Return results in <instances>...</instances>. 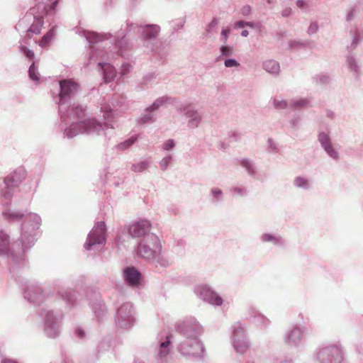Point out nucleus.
<instances>
[{
    "instance_id": "nucleus-1",
    "label": "nucleus",
    "mask_w": 363,
    "mask_h": 363,
    "mask_svg": "<svg viewBox=\"0 0 363 363\" xmlns=\"http://www.w3.org/2000/svg\"><path fill=\"white\" fill-rule=\"evenodd\" d=\"M40 224V217L36 213L26 215L21 228L19 242L12 243L9 235L5 231H0V256L8 259L10 264L9 272L16 281L23 287L24 298L35 305L40 304L44 300L42 288L34 281H28L24 278L21 279L17 276V272L19 269L26 266L25 252L34 245Z\"/></svg>"
},
{
    "instance_id": "nucleus-2",
    "label": "nucleus",
    "mask_w": 363,
    "mask_h": 363,
    "mask_svg": "<svg viewBox=\"0 0 363 363\" xmlns=\"http://www.w3.org/2000/svg\"><path fill=\"white\" fill-rule=\"evenodd\" d=\"M176 331L181 335L177 346V351L184 357H201L204 347L200 339L203 326L194 317H186L177 323Z\"/></svg>"
},
{
    "instance_id": "nucleus-3",
    "label": "nucleus",
    "mask_w": 363,
    "mask_h": 363,
    "mask_svg": "<svg viewBox=\"0 0 363 363\" xmlns=\"http://www.w3.org/2000/svg\"><path fill=\"white\" fill-rule=\"evenodd\" d=\"M86 108L80 105H74L72 109L71 118H77L79 121L72 122L69 127L62 125L64 130L65 137L72 138L79 134H96L99 135H108L112 133L113 125L108 123H101L96 118H88L82 120L85 116Z\"/></svg>"
},
{
    "instance_id": "nucleus-4",
    "label": "nucleus",
    "mask_w": 363,
    "mask_h": 363,
    "mask_svg": "<svg viewBox=\"0 0 363 363\" xmlns=\"http://www.w3.org/2000/svg\"><path fill=\"white\" fill-rule=\"evenodd\" d=\"M128 33H135L140 34L141 41L153 55L160 60L165 59L167 55L168 48L159 38L160 27L157 24L138 25L137 23H127Z\"/></svg>"
},
{
    "instance_id": "nucleus-5",
    "label": "nucleus",
    "mask_w": 363,
    "mask_h": 363,
    "mask_svg": "<svg viewBox=\"0 0 363 363\" xmlns=\"http://www.w3.org/2000/svg\"><path fill=\"white\" fill-rule=\"evenodd\" d=\"M50 3L49 0H46L45 2L38 3L31 8L16 25V30L21 34L25 33V37L28 38H30L33 34H39L44 23L43 15L47 17L53 16L57 12V6H55L53 13L47 11L45 7L48 6Z\"/></svg>"
},
{
    "instance_id": "nucleus-6",
    "label": "nucleus",
    "mask_w": 363,
    "mask_h": 363,
    "mask_svg": "<svg viewBox=\"0 0 363 363\" xmlns=\"http://www.w3.org/2000/svg\"><path fill=\"white\" fill-rule=\"evenodd\" d=\"M59 92L55 95L52 93L54 101L58 104L59 113L62 123L66 121V113L69 107L72 99L79 91V86L72 79H62L58 82Z\"/></svg>"
},
{
    "instance_id": "nucleus-7",
    "label": "nucleus",
    "mask_w": 363,
    "mask_h": 363,
    "mask_svg": "<svg viewBox=\"0 0 363 363\" xmlns=\"http://www.w3.org/2000/svg\"><path fill=\"white\" fill-rule=\"evenodd\" d=\"M162 244L157 235H147L140 239L135 247L136 255L147 261H152L157 252L161 251Z\"/></svg>"
},
{
    "instance_id": "nucleus-8",
    "label": "nucleus",
    "mask_w": 363,
    "mask_h": 363,
    "mask_svg": "<svg viewBox=\"0 0 363 363\" xmlns=\"http://www.w3.org/2000/svg\"><path fill=\"white\" fill-rule=\"evenodd\" d=\"M171 347V335L164 333L157 335L151 345L152 352L157 363H169Z\"/></svg>"
},
{
    "instance_id": "nucleus-9",
    "label": "nucleus",
    "mask_w": 363,
    "mask_h": 363,
    "mask_svg": "<svg viewBox=\"0 0 363 363\" xmlns=\"http://www.w3.org/2000/svg\"><path fill=\"white\" fill-rule=\"evenodd\" d=\"M315 357L318 363H342L343 348L339 342L323 345L316 350Z\"/></svg>"
},
{
    "instance_id": "nucleus-10",
    "label": "nucleus",
    "mask_w": 363,
    "mask_h": 363,
    "mask_svg": "<svg viewBox=\"0 0 363 363\" xmlns=\"http://www.w3.org/2000/svg\"><path fill=\"white\" fill-rule=\"evenodd\" d=\"M230 342L238 354H244L247 352L250 342L246 333L245 324L237 322L231 326Z\"/></svg>"
},
{
    "instance_id": "nucleus-11",
    "label": "nucleus",
    "mask_w": 363,
    "mask_h": 363,
    "mask_svg": "<svg viewBox=\"0 0 363 363\" xmlns=\"http://www.w3.org/2000/svg\"><path fill=\"white\" fill-rule=\"evenodd\" d=\"M115 322L118 328L128 330L136 322V312L132 303L125 302L116 309Z\"/></svg>"
},
{
    "instance_id": "nucleus-12",
    "label": "nucleus",
    "mask_w": 363,
    "mask_h": 363,
    "mask_svg": "<svg viewBox=\"0 0 363 363\" xmlns=\"http://www.w3.org/2000/svg\"><path fill=\"white\" fill-rule=\"evenodd\" d=\"M63 315L60 311H44V332L50 338H55L61 333Z\"/></svg>"
},
{
    "instance_id": "nucleus-13",
    "label": "nucleus",
    "mask_w": 363,
    "mask_h": 363,
    "mask_svg": "<svg viewBox=\"0 0 363 363\" xmlns=\"http://www.w3.org/2000/svg\"><path fill=\"white\" fill-rule=\"evenodd\" d=\"M106 225L104 221L97 222L87 235L84 247L87 251L94 250L97 245H104L106 241Z\"/></svg>"
},
{
    "instance_id": "nucleus-14",
    "label": "nucleus",
    "mask_w": 363,
    "mask_h": 363,
    "mask_svg": "<svg viewBox=\"0 0 363 363\" xmlns=\"http://www.w3.org/2000/svg\"><path fill=\"white\" fill-rule=\"evenodd\" d=\"M26 172L23 169H18L11 172L3 180L4 187L0 189V196L6 199H9L19 184L25 179Z\"/></svg>"
},
{
    "instance_id": "nucleus-15",
    "label": "nucleus",
    "mask_w": 363,
    "mask_h": 363,
    "mask_svg": "<svg viewBox=\"0 0 363 363\" xmlns=\"http://www.w3.org/2000/svg\"><path fill=\"white\" fill-rule=\"evenodd\" d=\"M121 35L113 37L111 33L99 34L96 32L87 31L85 33V38L89 44H97L104 40H110V43H115L116 47L118 48L120 55H123L122 48L127 45L125 35Z\"/></svg>"
},
{
    "instance_id": "nucleus-16",
    "label": "nucleus",
    "mask_w": 363,
    "mask_h": 363,
    "mask_svg": "<svg viewBox=\"0 0 363 363\" xmlns=\"http://www.w3.org/2000/svg\"><path fill=\"white\" fill-rule=\"evenodd\" d=\"M194 292L200 299L213 306H220L224 303L219 294L207 284L197 285L194 289Z\"/></svg>"
},
{
    "instance_id": "nucleus-17",
    "label": "nucleus",
    "mask_w": 363,
    "mask_h": 363,
    "mask_svg": "<svg viewBox=\"0 0 363 363\" xmlns=\"http://www.w3.org/2000/svg\"><path fill=\"white\" fill-rule=\"evenodd\" d=\"M125 104V98L119 94H115L108 102L101 103L100 112L103 113V118L106 121V123L113 125L110 120L114 116V109L122 108Z\"/></svg>"
},
{
    "instance_id": "nucleus-18",
    "label": "nucleus",
    "mask_w": 363,
    "mask_h": 363,
    "mask_svg": "<svg viewBox=\"0 0 363 363\" xmlns=\"http://www.w3.org/2000/svg\"><path fill=\"white\" fill-rule=\"evenodd\" d=\"M304 329L298 325L288 328L283 335L284 343L291 347H298L303 343Z\"/></svg>"
},
{
    "instance_id": "nucleus-19",
    "label": "nucleus",
    "mask_w": 363,
    "mask_h": 363,
    "mask_svg": "<svg viewBox=\"0 0 363 363\" xmlns=\"http://www.w3.org/2000/svg\"><path fill=\"white\" fill-rule=\"evenodd\" d=\"M176 109L179 112H183L185 117L188 118V128L195 129L200 125L203 117L195 108L189 104L179 103L176 106Z\"/></svg>"
},
{
    "instance_id": "nucleus-20",
    "label": "nucleus",
    "mask_w": 363,
    "mask_h": 363,
    "mask_svg": "<svg viewBox=\"0 0 363 363\" xmlns=\"http://www.w3.org/2000/svg\"><path fill=\"white\" fill-rule=\"evenodd\" d=\"M152 224L147 219H141L136 221L128 227V233L133 238L143 239L147 235H155L150 232Z\"/></svg>"
},
{
    "instance_id": "nucleus-21",
    "label": "nucleus",
    "mask_w": 363,
    "mask_h": 363,
    "mask_svg": "<svg viewBox=\"0 0 363 363\" xmlns=\"http://www.w3.org/2000/svg\"><path fill=\"white\" fill-rule=\"evenodd\" d=\"M318 140L320 147L330 158L335 161H337L340 159L339 152L333 145L331 138L328 133L324 131L319 132L318 135Z\"/></svg>"
},
{
    "instance_id": "nucleus-22",
    "label": "nucleus",
    "mask_w": 363,
    "mask_h": 363,
    "mask_svg": "<svg viewBox=\"0 0 363 363\" xmlns=\"http://www.w3.org/2000/svg\"><path fill=\"white\" fill-rule=\"evenodd\" d=\"M141 273L134 267H126L123 271L124 282L132 288H137L140 284Z\"/></svg>"
},
{
    "instance_id": "nucleus-23",
    "label": "nucleus",
    "mask_w": 363,
    "mask_h": 363,
    "mask_svg": "<svg viewBox=\"0 0 363 363\" xmlns=\"http://www.w3.org/2000/svg\"><path fill=\"white\" fill-rule=\"evenodd\" d=\"M98 65L102 72L103 80L105 83H108L114 79L116 76V69L111 64L99 62Z\"/></svg>"
},
{
    "instance_id": "nucleus-24",
    "label": "nucleus",
    "mask_w": 363,
    "mask_h": 363,
    "mask_svg": "<svg viewBox=\"0 0 363 363\" xmlns=\"http://www.w3.org/2000/svg\"><path fill=\"white\" fill-rule=\"evenodd\" d=\"M57 294L61 296L62 299L65 302L67 307L72 308L77 305V297L74 291L70 289H59Z\"/></svg>"
},
{
    "instance_id": "nucleus-25",
    "label": "nucleus",
    "mask_w": 363,
    "mask_h": 363,
    "mask_svg": "<svg viewBox=\"0 0 363 363\" xmlns=\"http://www.w3.org/2000/svg\"><path fill=\"white\" fill-rule=\"evenodd\" d=\"M179 104L175 98L164 95L156 99L149 106L155 112L162 106H165L168 104L176 106Z\"/></svg>"
},
{
    "instance_id": "nucleus-26",
    "label": "nucleus",
    "mask_w": 363,
    "mask_h": 363,
    "mask_svg": "<svg viewBox=\"0 0 363 363\" xmlns=\"http://www.w3.org/2000/svg\"><path fill=\"white\" fill-rule=\"evenodd\" d=\"M157 120L156 112L152 110L150 106L145 108L144 111L140 114L138 118V123L140 125H145L152 123Z\"/></svg>"
},
{
    "instance_id": "nucleus-27",
    "label": "nucleus",
    "mask_w": 363,
    "mask_h": 363,
    "mask_svg": "<svg viewBox=\"0 0 363 363\" xmlns=\"http://www.w3.org/2000/svg\"><path fill=\"white\" fill-rule=\"evenodd\" d=\"M346 65L350 73L356 78L361 74V67L357 59L352 54L347 56Z\"/></svg>"
},
{
    "instance_id": "nucleus-28",
    "label": "nucleus",
    "mask_w": 363,
    "mask_h": 363,
    "mask_svg": "<svg viewBox=\"0 0 363 363\" xmlns=\"http://www.w3.org/2000/svg\"><path fill=\"white\" fill-rule=\"evenodd\" d=\"M259 240L263 243H270L274 246H280L283 244L282 238L278 233H262L259 237Z\"/></svg>"
},
{
    "instance_id": "nucleus-29",
    "label": "nucleus",
    "mask_w": 363,
    "mask_h": 363,
    "mask_svg": "<svg viewBox=\"0 0 363 363\" xmlns=\"http://www.w3.org/2000/svg\"><path fill=\"white\" fill-rule=\"evenodd\" d=\"M238 163L250 177H255L256 176L257 167L252 160L246 157L240 158L238 160Z\"/></svg>"
},
{
    "instance_id": "nucleus-30",
    "label": "nucleus",
    "mask_w": 363,
    "mask_h": 363,
    "mask_svg": "<svg viewBox=\"0 0 363 363\" xmlns=\"http://www.w3.org/2000/svg\"><path fill=\"white\" fill-rule=\"evenodd\" d=\"M262 68L267 73L277 76L280 72L279 63L274 60H267L262 62Z\"/></svg>"
},
{
    "instance_id": "nucleus-31",
    "label": "nucleus",
    "mask_w": 363,
    "mask_h": 363,
    "mask_svg": "<svg viewBox=\"0 0 363 363\" xmlns=\"http://www.w3.org/2000/svg\"><path fill=\"white\" fill-rule=\"evenodd\" d=\"M209 200L212 204L217 205L224 201V194L218 187H213L209 191Z\"/></svg>"
},
{
    "instance_id": "nucleus-32",
    "label": "nucleus",
    "mask_w": 363,
    "mask_h": 363,
    "mask_svg": "<svg viewBox=\"0 0 363 363\" xmlns=\"http://www.w3.org/2000/svg\"><path fill=\"white\" fill-rule=\"evenodd\" d=\"M293 184L295 187L303 190H309L311 188V183L309 179L298 176L294 178Z\"/></svg>"
},
{
    "instance_id": "nucleus-33",
    "label": "nucleus",
    "mask_w": 363,
    "mask_h": 363,
    "mask_svg": "<svg viewBox=\"0 0 363 363\" xmlns=\"http://www.w3.org/2000/svg\"><path fill=\"white\" fill-rule=\"evenodd\" d=\"M257 328L260 329H267L269 327L271 324L270 320L265 316L264 314L260 313L258 314V315L256 317L255 319H254L252 321Z\"/></svg>"
},
{
    "instance_id": "nucleus-34",
    "label": "nucleus",
    "mask_w": 363,
    "mask_h": 363,
    "mask_svg": "<svg viewBox=\"0 0 363 363\" xmlns=\"http://www.w3.org/2000/svg\"><path fill=\"white\" fill-rule=\"evenodd\" d=\"M230 193L235 197H246L249 194V190L242 185L233 186L230 188Z\"/></svg>"
},
{
    "instance_id": "nucleus-35",
    "label": "nucleus",
    "mask_w": 363,
    "mask_h": 363,
    "mask_svg": "<svg viewBox=\"0 0 363 363\" xmlns=\"http://www.w3.org/2000/svg\"><path fill=\"white\" fill-rule=\"evenodd\" d=\"M152 261H155L157 264L162 267H168L172 264V261L170 260V259L166 257L162 252V250L156 253L155 257H154Z\"/></svg>"
},
{
    "instance_id": "nucleus-36",
    "label": "nucleus",
    "mask_w": 363,
    "mask_h": 363,
    "mask_svg": "<svg viewBox=\"0 0 363 363\" xmlns=\"http://www.w3.org/2000/svg\"><path fill=\"white\" fill-rule=\"evenodd\" d=\"M150 164V160L149 159L144 160L142 161H140L137 163H134L131 165V170L136 173H140L145 170H147Z\"/></svg>"
},
{
    "instance_id": "nucleus-37",
    "label": "nucleus",
    "mask_w": 363,
    "mask_h": 363,
    "mask_svg": "<svg viewBox=\"0 0 363 363\" xmlns=\"http://www.w3.org/2000/svg\"><path fill=\"white\" fill-rule=\"evenodd\" d=\"M159 80V74L156 72H149L143 76L142 79V84L143 85L157 84Z\"/></svg>"
},
{
    "instance_id": "nucleus-38",
    "label": "nucleus",
    "mask_w": 363,
    "mask_h": 363,
    "mask_svg": "<svg viewBox=\"0 0 363 363\" xmlns=\"http://www.w3.org/2000/svg\"><path fill=\"white\" fill-rule=\"evenodd\" d=\"M55 35V27H52L42 37L39 43L40 46L42 48L48 46L50 41L54 38Z\"/></svg>"
},
{
    "instance_id": "nucleus-39",
    "label": "nucleus",
    "mask_w": 363,
    "mask_h": 363,
    "mask_svg": "<svg viewBox=\"0 0 363 363\" xmlns=\"http://www.w3.org/2000/svg\"><path fill=\"white\" fill-rule=\"evenodd\" d=\"M309 100L306 98H296L290 101V108H304L309 106Z\"/></svg>"
},
{
    "instance_id": "nucleus-40",
    "label": "nucleus",
    "mask_w": 363,
    "mask_h": 363,
    "mask_svg": "<svg viewBox=\"0 0 363 363\" xmlns=\"http://www.w3.org/2000/svg\"><path fill=\"white\" fill-rule=\"evenodd\" d=\"M138 140V135H133L124 140L123 142L120 143L116 146V148L120 151H124L128 149L130 146H132Z\"/></svg>"
},
{
    "instance_id": "nucleus-41",
    "label": "nucleus",
    "mask_w": 363,
    "mask_h": 363,
    "mask_svg": "<svg viewBox=\"0 0 363 363\" xmlns=\"http://www.w3.org/2000/svg\"><path fill=\"white\" fill-rule=\"evenodd\" d=\"M272 105L277 110H284L290 108V102L279 98L274 97L272 99Z\"/></svg>"
},
{
    "instance_id": "nucleus-42",
    "label": "nucleus",
    "mask_w": 363,
    "mask_h": 363,
    "mask_svg": "<svg viewBox=\"0 0 363 363\" xmlns=\"http://www.w3.org/2000/svg\"><path fill=\"white\" fill-rule=\"evenodd\" d=\"M3 215L9 221H18L24 216V214L21 212L10 210L4 211Z\"/></svg>"
},
{
    "instance_id": "nucleus-43",
    "label": "nucleus",
    "mask_w": 363,
    "mask_h": 363,
    "mask_svg": "<svg viewBox=\"0 0 363 363\" xmlns=\"http://www.w3.org/2000/svg\"><path fill=\"white\" fill-rule=\"evenodd\" d=\"M28 76L29 78L34 82L35 84L40 83V74L38 71L37 67H35V63L33 62L28 69Z\"/></svg>"
},
{
    "instance_id": "nucleus-44",
    "label": "nucleus",
    "mask_w": 363,
    "mask_h": 363,
    "mask_svg": "<svg viewBox=\"0 0 363 363\" xmlns=\"http://www.w3.org/2000/svg\"><path fill=\"white\" fill-rule=\"evenodd\" d=\"M173 160V155L172 154H167L160 162V167L162 171H166L170 166Z\"/></svg>"
},
{
    "instance_id": "nucleus-45",
    "label": "nucleus",
    "mask_w": 363,
    "mask_h": 363,
    "mask_svg": "<svg viewBox=\"0 0 363 363\" xmlns=\"http://www.w3.org/2000/svg\"><path fill=\"white\" fill-rule=\"evenodd\" d=\"M261 312L255 306L250 305L247 306L245 310L246 318L252 321Z\"/></svg>"
},
{
    "instance_id": "nucleus-46",
    "label": "nucleus",
    "mask_w": 363,
    "mask_h": 363,
    "mask_svg": "<svg viewBox=\"0 0 363 363\" xmlns=\"http://www.w3.org/2000/svg\"><path fill=\"white\" fill-rule=\"evenodd\" d=\"M220 55L218 57L219 59H220L223 57H230L234 54V48L233 47L230 45H222L220 48Z\"/></svg>"
},
{
    "instance_id": "nucleus-47",
    "label": "nucleus",
    "mask_w": 363,
    "mask_h": 363,
    "mask_svg": "<svg viewBox=\"0 0 363 363\" xmlns=\"http://www.w3.org/2000/svg\"><path fill=\"white\" fill-rule=\"evenodd\" d=\"M91 308L94 313L98 316L103 315L106 311L104 304L100 301H96L94 303L91 304Z\"/></svg>"
},
{
    "instance_id": "nucleus-48",
    "label": "nucleus",
    "mask_w": 363,
    "mask_h": 363,
    "mask_svg": "<svg viewBox=\"0 0 363 363\" xmlns=\"http://www.w3.org/2000/svg\"><path fill=\"white\" fill-rule=\"evenodd\" d=\"M296 6L303 13H308L311 11L309 0H296Z\"/></svg>"
},
{
    "instance_id": "nucleus-49",
    "label": "nucleus",
    "mask_w": 363,
    "mask_h": 363,
    "mask_svg": "<svg viewBox=\"0 0 363 363\" xmlns=\"http://www.w3.org/2000/svg\"><path fill=\"white\" fill-rule=\"evenodd\" d=\"M20 52L24 55L28 60H32L34 57V52L30 49H28L26 45L22 43V41H20L19 46Z\"/></svg>"
},
{
    "instance_id": "nucleus-50",
    "label": "nucleus",
    "mask_w": 363,
    "mask_h": 363,
    "mask_svg": "<svg viewBox=\"0 0 363 363\" xmlns=\"http://www.w3.org/2000/svg\"><path fill=\"white\" fill-rule=\"evenodd\" d=\"M90 60L98 59V58H104V56L102 55V52H101L99 49V47L96 45H91L90 47Z\"/></svg>"
},
{
    "instance_id": "nucleus-51",
    "label": "nucleus",
    "mask_w": 363,
    "mask_h": 363,
    "mask_svg": "<svg viewBox=\"0 0 363 363\" xmlns=\"http://www.w3.org/2000/svg\"><path fill=\"white\" fill-rule=\"evenodd\" d=\"M315 82L319 84H328L331 81V77L327 74H320L315 76Z\"/></svg>"
},
{
    "instance_id": "nucleus-52",
    "label": "nucleus",
    "mask_w": 363,
    "mask_h": 363,
    "mask_svg": "<svg viewBox=\"0 0 363 363\" xmlns=\"http://www.w3.org/2000/svg\"><path fill=\"white\" fill-rule=\"evenodd\" d=\"M176 146V142L173 139L167 140L162 145L161 150L164 151H171Z\"/></svg>"
},
{
    "instance_id": "nucleus-53",
    "label": "nucleus",
    "mask_w": 363,
    "mask_h": 363,
    "mask_svg": "<svg viewBox=\"0 0 363 363\" xmlns=\"http://www.w3.org/2000/svg\"><path fill=\"white\" fill-rule=\"evenodd\" d=\"M318 24L317 21H313L310 22L309 26L307 29V34L308 35H313L318 33Z\"/></svg>"
},
{
    "instance_id": "nucleus-54",
    "label": "nucleus",
    "mask_w": 363,
    "mask_h": 363,
    "mask_svg": "<svg viewBox=\"0 0 363 363\" xmlns=\"http://www.w3.org/2000/svg\"><path fill=\"white\" fill-rule=\"evenodd\" d=\"M74 334L75 337L79 339V340H83L86 337V333L83 328L81 327H77L74 329Z\"/></svg>"
},
{
    "instance_id": "nucleus-55",
    "label": "nucleus",
    "mask_w": 363,
    "mask_h": 363,
    "mask_svg": "<svg viewBox=\"0 0 363 363\" xmlns=\"http://www.w3.org/2000/svg\"><path fill=\"white\" fill-rule=\"evenodd\" d=\"M267 148L268 150L271 152H278L279 151L277 144L272 138H269L267 140Z\"/></svg>"
},
{
    "instance_id": "nucleus-56",
    "label": "nucleus",
    "mask_w": 363,
    "mask_h": 363,
    "mask_svg": "<svg viewBox=\"0 0 363 363\" xmlns=\"http://www.w3.org/2000/svg\"><path fill=\"white\" fill-rule=\"evenodd\" d=\"M224 65L225 67H228V68L238 67L240 66V63L235 59L229 58V59L225 60Z\"/></svg>"
},
{
    "instance_id": "nucleus-57",
    "label": "nucleus",
    "mask_w": 363,
    "mask_h": 363,
    "mask_svg": "<svg viewBox=\"0 0 363 363\" xmlns=\"http://www.w3.org/2000/svg\"><path fill=\"white\" fill-rule=\"evenodd\" d=\"M301 117L300 115H294L290 120V125L292 128H296L301 125Z\"/></svg>"
},
{
    "instance_id": "nucleus-58",
    "label": "nucleus",
    "mask_w": 363,
    "mask_h": 363,
    "mask_svg": "<svg viewBox=\"0 0 363 363\" xmlns=\"http://www.w3.org/2000/svg\"><path fill=\"white\" fill-rule=\"evenodd\" d=\"M306 43L300 40H291L289 43V47L291 49H298L299 48L304 47Z\"/></svg>"
},
{
    "instance_id": "nucleus-59",
    "label": "nucleus",
    "mask_w": 363,
    "mask_h": 363,
    "mask_svg": "<svg viewBox=\"0 0 363 363\" xmlns=\"http://www.w3.org/2000/svg\"><path fill=\"white\" fill-rule=\"evenodd\" d=\"M131 66L129 63L124 62L121 65L120 68V74L121 76H125L130 72Z\"/></svg>"
},
{
    "instance_id": "nucleus-60",
    "label": "nucleus",
    "mask_w": 363,
    "mask_h": 363,
    "mask_svg": "<svg viewBox=\"0 0 363 363\" xmlns=\"http://www.w3.org/2000/svg\"><path fill=\"white\" fill-rule=\"evenodd\" d=\"M252 9L250 5H245L240 9V14L244 17H247L252 13Z\"/></svg>"
},
{
    "instance_id": "nucleus-61",
    "label": "nucleus",
    "mask_w": 363,
    "mask_h": 363,
    "mask_svg": "<svg viewBox=\"0 0 363 363\" xmlns=\"http://www.w3.org/2000/svg\"><path fill=\"white\" fill-rule=\"evenodd\" d=\"M294 13V10L291 7H286L281 11V16L284 18H287L292 16Z\"/></svg>"
},
{
    "instance_id": "nucleus-62",
    "label": "nucleus",
    "mask_w": 363,
    "mask_h": 363,
    "mask_svg": "<svg viewBox=\"0 0 363 363\" xmlns=\"http://www.w3.org/2000/svg\"><path fill=\"white\" fill-rule=\"evenodd\" d=\"M49 1L50 3L48 7L47 6L45 8L47 9V11L48 12L53 13L55 11V6L57 5L59 0H49Z\"/></svg>"
},
{
    "instance_id": "nucleus-63",
    "label": "nucleus",
    "mask_w": 363,
    "mask_h": 363,
    "mask_svg": "<svg viewBox=\"0 0 363 363\" xmlns=\"http://www.w3.org/2000/svg\"><path fill=\"white\" fill-rule=\"evenodd\" d=\"M229 33H230L229 29H224V28L222 29L221 33H220V39L222 40V41L224 43H225L227 42Z\"/></svg>"
},
{
    "instance_id": "nucleus-64",
    "label": "nucleus",
    "mask_w": 363,
    "mask_h": 363,
    "mask_svg": "<svg viewBox=\"0 0 363 363\" xmlns=\"http://www.w3.org/2000/svg\"><path fill=\"white\" fill-rule=\"evenodd\" d=\"M355 13H356L355 9H354V8H352L347 14V17H346L347 21H351L354 18Z\"/></svg>"
}]
</instances>
